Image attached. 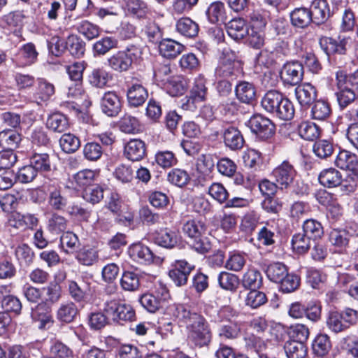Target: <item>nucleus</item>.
<instances>
[{"label":"nucleus","mask_w":358,"mask_h":358,"mask_svg":"<svg viewBox=\"0 0 358 358\" xmlns=\"http://www.w3.org/2000/svg\"><path fill=\"white\" fill-rule=\"evenodd\" d=\"M143 48L136 44H129L124 50L117 51L107 59L108 66L114 71H129L134 64L142 60Z\"/></svg>","instance_id":"nucleus-2"},{"label":"nucleus","mask_w":358,"mask_h":358,"mask_svg":"<svg viewBox=\"0 0 358 358\" xmlns=\"http://www.w3.org/2000/svg\"><path fill=\"white\" fill-rule=\"evenodd\" d=\"M272 173L276 183L280 186L281 189L288 188L297 176V171L294 165L287 160L283 161L276 166Z\"/></svg>","instance_id":"nucleus-9"},{"label":"nucleus","mask_w":358,"mask_h":358,"mask_svg":"<svg viewBox=\"0 0 358 358\" xmlns=\"http://www.w3.org/2000/svg\"><path fill=\"white\" fill-rule=\"evenodd\" d=\"M127 96L130 106L138 107L144 103L148 99V93L142 85L134 84L128 89Z\"/></svg>","instance_id":"nucleus-23"},{"label":"nucleus","mask_w":358,"mask_h":358,"mask_svg":"<svg viewBox=\"0 0 358 358\" xmlns=\"http://www.w3.org/2000/svg\"><path fill=\"white\" fill-rule=\"evenodd\" d=\"M262 285V276L259 271L250 268L243 274L242 285L248 289H259Z\"/></svg>","instance_id":"nucleus-36"},{"label":"nucleus","mask_w":358,"mask_h":358,"mask_svg":"<svg viewBox=\"0 0 358 358\" xmlns=\"http://www.w3.org/2000/svg\"><path fill=\"white\" fill-rule=\"evenodd\" d=\"M295 96L301 106H306L311 104L315 99L317 92L313 85L306 83L295 88Z\"/></svg>","instance_id":"nucleus-17"},{"label":"nucleus","mask_w":358,"mask_h":358,"mask_svg":"<svg viewBox=\"0 0 358 358\" xmlns=\"http://www.w3.org/2000/svg\"><path fill=\"white\" fill-rule=\"evenodd\" d=\"M183 234L190 239V246L198 253L205 254L211 249L208 238L204 236L205 224L197 219H189L182 224Z\"/></svg>","instance_id":"nucleus-3"},{"label":"nucleus","mask_w":358,"mask_h":358,"mask_svg":"<svg viewBox=\"0 0 358 358\" xmlns=\"http://www.w3.org/2000/svg\"><path fill=\"white\" fill-rule=\"evenodd\" d=\"M348 42V39L345 38L336 41L332 38L323 37L320 40V45L327 55L335 53L344 55Z\"/></svg>","instance_id":"nucleus-15"},{"label":"nucleus","mask_w":358,"mask_h":358,"mask_svg":"<svg viewBox=\"0 0 358 358\" xmlns=\"http://www.w3.org/2000/svg\"><path fill=\"white\" fill-rule=\"evenodd\" d=\"M118 48V40L113 36H105L96 41L92 46L95 56H103Z\"/></svg>","instance_id":"nucleus-29"},{"label":"nucleus","mask_w":358,"mask_h":358,"mask_svg":"<svg viewBox=\"0 0 358 358\" xmlns=\"http://www.w3.org/2000/svg\"><path fill=\"white\" fill-rule=\"evenodd\" d=\"M287 269L285 264L280 262L270 264L266 270L267 278L272 282L279 283L286 277Z\"/></svg>","instance_id":"nucleus-45"},{"label":"nucleus","mask_w":358,"mask_h":358,"mask_svg":"<svg viewBox=\"0 0 358 358\" xmlns=\"http://www.w3.org/2000/svg\"><path fill=\"white\" fill-rule=\"evenodd\" d=\"M331 348V343L328 335L318 334L313 341V350L318 357H324L328 354Z\"/></svg>","instance_id":"nucleus-46"},{"label":"nucleus","mask_w":358,"mask_h":358,"mask_svg":"<svg viewBox=\"0 0 358 358\" xmlns=\"http://www.w3.org/2000/svg\"><path fill=\"white\" fill-rule=\"evenodd\" d=\"M22 138L15 130L3 129L0 131V145L8 150L17 148Z\"/></svg>","instance_id":"nucleus-35"},{"label":"nucleus","mask_w":358,"mask_h":358,"mask_svg":"<svg viewBox=\"0 0 358 358\" xmlns=\"http://www.w3.org/2000/svg\"><path fill=\"white\" fill-rule=\"evenodd\" d=\"M282 94L276 90H270L267 92L262 99L261 105L262 108L273 114L277 108L278 103L282 99Z\"/></svg>","instance_id":"nucleus-40"},{"label":"nucleus","mask_w":358,"mask_h":358,"mask_svg":"<svg viewBox=\"0 0 358 358\" xmlns=\"http://www.w3.org/2000/svg\"><path fill=\"white\" fill-rule=\"evenodd\" d=\"M45 305L39 303L32 310V319L38 323V327L41 329H49L53 324L52 316L48 312H44Z\"/></svg>","instance_id":"nucleus-33"},{"label":"nucleus","mask_w":358,"mask_h":358,"mask_svg":"<svg viewBox=\"0 0 358 358\" xmlns=\"http://www.w3.org/2000/svg\"><path fill=\"white\" fill-rule=\"evenodd\" d=\"M66 50L73 57H80L85 51V43L78 36L71 35L66 41Z\"/></svg>","instance_id":"nucleus-43"},{"label":"nucleus","mask_w":358,"mask_h":358,"mask_svg":"<svg viewBox=\"0 0 358 358\" xmlns=\"http://www.w3.org/2000/svg\"><path fill=\"white\" fill-rule=\"evenodd\" d=\"M310 238L303 233H299L293 236L292 245L294 250L298 254H304L310 247Z\"/></svg>","instance_id":"nucleus-57"},{"label":"nucleus","mask_w":358,"mask_h":358,"mask_svg":"<svg viewBox=\"0 0 358 358\" xmlns=\"http://www.w3.org/2000/svg\"><path fill=\"white\" fill-rule=\"evenodd\" d=\"M231 312L229 307L223 308L220 312V315L223 320L220 322L218 329V336L222 339H235L241 332V328L234 320L227 318V313Z\"/></svg>","instance_id":"nucleus-10"},{"label":"nucleus","mask_w":358,"mask_h":358,"mask_svg":"<svg viewBox=\"0 0 358 358\" xmlns=\"http://www.w3.org/2000/svg\"><path fill=\"white\" fill-rule=\"evenodd\" d=\"M122 289L127 292L137 291L140 287V276L133 271H124L120 278Z\"/></svg>","instance_id":"nucleus-41"},{"label":"nucleus","mask_w":358,"mask_h":358,"mask_svg":"<svg viewBox=\"0 0 358 358\" xmlns=\"http://www.w3.org/2000/svg\"><path fill=\"white\" fill-rule=\"evenodd\" d=\"M111 79L112 76L110 73L103 67L93 69L87 77L89 83L92 87L99 89L106 87Z\"/></svg>","instance_id":"nucleus-24"},{"label":"nucleus","mask_w":358,"mask_h":358,"mask_svg":"<svg viewBox=\"0 0 358 358\" xmlns=\"http://www.w3.org/2000/svg\"><path fill=\"white\" fill-rule=\"evenodd\" d=\"M224 142L232 150L243 148L245 141L241 131L234 127H229L223 132Z\"/></svg>","instance_id":"nucleus-19"},{"label":"nucleus","mask_w":358,"mask_h":358,"mask_svg":"<svg viewBox=\"0 0 358 358\" xmlns=\"http://www.w3.org/2000/svg\"><path fill=\"white\" fill-rule=\"evenodd\" d=\"M241 73L242 64L236 53L231 50L224 49L215 69V76L234 80Z\"/></svg>","instance_id":"nucleus-4"},{"label":"nucleus","mask_w":358,"mask_h":358,"mask_svg":"<svg viewBox=\"0 0 358 358\" xmlns=\"http://www.w3.org/2000/svg\"><path fill=\"white\" fill-rule=\"evenodd\" d=\"M44 187L48 195V203L54 210L64 211L68 205V197L62 187L57 182L47 183Z\"/></svg>","instance_id":"nucleus-7"},{"label":"nucleus","mask_w":358,"mask_h":358,"mask_svg":"<svg viewBox=\"0 0 358 358\" xmlns=\"http://www.w3.org/2000/svg\"><path fill=\"white\" fill-rule=\"evenodd\" d=\"M319 182L324 187H335L342 184V175L334 168H329L322 171L318 177Z\"/></svg>","instance_id":"nucleus-25"},{"label":"nucleus","mask_w":358,"mask_h":358,"mask_svg":"<svg viewBox=\"0 0 358 358\" xmlns=\"http://www.w3.org/2000/svg\"><path fill=\"white\" fill-rule=\"evenodd\" d=\"M38 52L32 43H27L20 49L17 59V64L24 67L34 64L37 59Z\"/></svg>","instance_id":"nucleus-28"},{"label":"nucleus","mask_w":358,"mask_h":358,"mask_svg":"<svg viewBox=\"0 0 358 358\" xmlns=\"http://www.w3.org/2000/svg\"><path fill=\"white\" fill-rule=\"evenodd\" d=\"M308 9L312 22L316 24L324 23L329 17V10L325 0H313Z\"/></svg>","instance_id":"nucleus-16"},{"label":"nucleus","mask_w":358,"mask_h":358,"mask_svg":"<svg viewBox=\"0 0 358 358\" xmlns=\"http://www.w3.org/2000/svg\"><path fill=\"white\" fill-rule=\"evenodd\" d=\"M60 245L66 253L71 254L79 248L80 242L78 236L74 233L66 231L60 237Z\"/></svg>","instance_id":"nucleus-47"},{"label":"nucleus","mask_w":358,"mask_h":358,"mask_svg":"<svg viewBox=\"0 0 358 358\" xmlns=\"http://www.w3.org/2000/svg\"><path fill=\"white\" fill-rule=\"evenodd\" d=\"M78 313L77 306L71 302L63 303L57 311V319L62 322L70 323L73 322Z\"/></svg>","instance_id":"nucleus-31"},{"label":"nucleus","mask_w":358,"mask_h":358,"mask_svg":"<svg viewBox=\"0 0 358 358\" xmlns=\"http://www.w3.org/2000/svg\"><path fill=\"white\" fill-rule=\"evenodd\" d=\"M59 145L64 152L73 153L80 148V141L74 134L65 133L59 139Z\"/></svg>","instance_id":"nucleus-51"},{"label":"nucleus","mask_w":358,"mask_h":358,"mask_svg":"<svg viewBox=\"0 0 358 358\" xmlns=\"http://www.w3.org/2000/svg\"><path fill=\"white\" fill-rule=\"evenodd\" d=\"M269 15L268 11L262 8H257L252 10L249 14L250 21L252 27H256L259 29L265 27Z\"/></svg>","instance_id":"nucleus-60"},{"label":"nucleus","mask_w":358,"mask_h":358,"mask_svg":"<svg viewBox=\"0 0 358 358\" xmlns=\"http://www.w3.org/2000/svg\"><path fill=\"white\" fill-rule=\"evenodd\" d=\"M303 231V234L314 240L320 238L323 234L322 224L313 219H309L304 222Z\"/></svg>","instance_id":"nucleus-56"},{"label":"nucleus","mask_w":358,"mask_h":358,"mask_svg":"<svg viewBox=\"0 0 358 358\" xmlns=\"http://www.w3.org/2000/svg\"><path fill=\"white\" fill-rule=\"evenodd\" d=\"M284 350L288 358H305L308 350L306 343L290 340L285 342Z\"/></svg>","instance_id":"nucleus-38"},{"label":"nucleus","mask_w":358,"mask_h":358,"mask_svg":"<svg viewBox=\"0 0 358 358\" xmlns=\"http://www.w3.org/2000/svg\"><path fill=\"white\" fill-rule=\"evenodd\" d=\"M55 94V87L45 80H40L38 83L36 92L34 94L35 101L40 104L42 101H46Z\"/></svg>","instance_id":"nucleus-44"},{"label":"nucleus","mask_w":358,"mask_h":358,"mask_svg":"<svg viewBox=\"0 0 358 358\" xmlns=\"http://www.w3.org/2000/svg\"><path fill=\"white\" fill-rule=\"evenodd\" d=\"M14 252L20 264L29 266L33 262L34 253L27 244L19 245L15 248Z\"/></svg>","instance_id":"nucleus-63"},{"label":"nucleus","mask_w":358,"mask_h":358,"mask_svg":"<svg viewBox=\"0 0 358 358\" xmlns=\"http://www.w3.org/2000/svg\"><path fill=\"white\" fill-rule=\"evenodd\" d=\"M289 334L292 338L290 341L306 343L309 337L310 331L305 324H296L290 327Z\"/></svg>","instance_id":"nucleus-61"},{"label":"nucleus","mask_w":358,"mask_h":358,"mask_svg":"<svg viewBox=\"0 0 358 358\" xmlns=\"http://www.w3.org/2000/svg\"><path fill=\"white\" fill-rule=\"evenodd\" d=\"M185 46L170 38L162 39L159 43V53L166 58L173 59L179 55L183 50Z\"/></svg>","instance_id":"nucleus-20"},{"label":"nucleus","mask_w":358,"mask_h":358,"mask_svg":"<svg viewBox=\"0 0 358 358\" xmlns=\"http://www.w3.org/2000/svg\"><path fill=\"white\" fill-rule=\"evenodd\" d=\"M337 87L350 88L358 93V70L353 73L347 74L341 70L336 75Z\"/></svg>","instance_id":"nucleus-27"},{"label":"nucleus","mask_w":358,"mask_h":358,"mask_svg":"<svg viewBox=\"0 0 358 358\" xmlns=\"http://www.w3.org/2000/svg\"><path fill=\"white\" fill-rule=\"evenodd\" d=\"M77 30L87 40H92L97 38L100 34V28L87 20L80 22L77 25Z\"/></svg>","instance_id":"nucleus-54"},{"label":"nucleus","mask_w":358,"mask_h":358,"mask_svg":"<svg viewBox=\"0 0 358 358\" xmlns=\"http://www.w3.org/2000/svg\"><path fill=\"white\" fill-rule=\"evenodd\" d=\"M155 243L162 247L172 248L178 243L176 234L166 228L154 234Z\"/></svg>","instance_id":"nucleus-32"},{"label":"nucleus","mask_w":358,"mask_h":358,"mask_svg":"<svg viewBox=\"0 0 358 358\" xmlns=\"http://www.w3.org/2000/svg\"><path fill=\"white\" fill-rule=\"evenodd\" d=\"M176 30L180 34L192 38L199 32V25L189 17H182L176 22Z\"/></svg>","instance_id":"nucleus-37"},{"label":"nucleus","mask_w":358,"mask_h":358,"mask_svg":"<svg viewBox=\"0 0 358 358\" xmlns=\"http://www.w3.org/2000/svg\"><path fill=\"white\" fill-rule=\"evenodd\" d=\"M303 76V66L301 62H287L282 66L280 78L285 84L296 85L300 83Z\"/></svg>","instance_id":"nucleus-11"},{"label":"nucleus","mask_w":358,"mask_h":358,"mask_svg":"<svg viewBox=\"0 0 358 358\" xmlns=\"http://www.w3.org/2000/svg\"><path fill=\"white\" fill-rule=\"evenodd\" d=\"M155 161L163 169L172 167L178 163L175 154L168 150L157 152L155 155Z\"/></svg>","instance_id":"nucleus-64"},{"label":"nucleus","mask_w":358,"mask_h":358,"mask_svg":"<svg viewBox=\"0 0 358 358\" xmlns=\"http://www.w3.org/2000/svg\"><path fill=\"white\" fill-rule=\"evenodd\" d=\"M101 108L108 116H117L122 108V103L117 93L113 91L105 92L101 98Z\"/></svg>","instance_id":"nucleus-13"},{"label":"nucleus","mask_w":358,"mask_h":358,"mask_svg":"<svg viewBox=\"0 0 358 358\" xmlns=\"http://www.w3.org/2000/svg\"><path fill=\"white\" fill-rule=\"evenodd\" d=\"M173 315L186 324L187 341L191 345L198 348L209 345L213 333L208 322L203 315L192 312L183 304L176 305Z\"/></svg>","instance_id":"nucleus-1"},{"label":"nucleus","mask_w":358,"mask_h":358,"mask_svg":"<svg viewBox=\"0 0 358 358\" xmlns=\"http://www.w3.org/2000/svg\"><path fill=\"white\" fill-rule=\"evenodd\" d=\"M280 102L273 115L283 120H292L295 112L292 102L284 95Z\"/></svg>","instance_id":"nucleus-39"},{"label":"nucleus","mask_w":358,"mask_h":358,"mask_svg":"<svg viewBox=\"0 0 358 358\" xmlns=\"http://www.w3.org/2000/svg\"><path fill=\"white\" fill-rule=\"evenodd\" d=\"M220 286L225 290L236 292L239 285L238 277L226 271L221 272L217 278Z\"/></svg>","instance_id":"nucleus-50"},{"label":"nucleus","mask_w":358,"mask_h":358,"mask_svg":"<svg viewBox=\"0 0 358 358\" xmlns=\"http://www.w3.org/2000/svg\"><path fill=\"white\" fill-rule=\"evenodd\" d=\"M328 328L335 333L341 332L347 329L343 317L339 312H330L327 318Z\"/></svg>","instance_id":"nucleus-59"},{"label":"nucleus","mask_w":358,"mask_h":358,"mask_svg":"<svg viewBox=\"0 0 358 358\" xmlns=\"http://www.w3.org/2000/svg\"><path fill=\"white\" fill-rule=\"evenodd\" d=\"M335 164L341 169L349 170L353 173L358 171L357 157L348 150H341L338 153Z\"/></svg>","instance_id":"nucleus-18"},{"label":"nucleus","mask_w":358,"mask_h":358,"mask_svg":"<svg viewBox=\"0 0 358 358\" xmlns=\"http://www.w3.org/2000/svg\"><path fill=\"white\" fill-rule=\"evenodd\" d=\"M130 257L141 264H150L152 262L154 255L150 248L143 244L136 243L129 248Z\"/></svg>","instance_id":"nucleus-21"},{"label":"nucleus","mask_w":358,"mask_h":358,"mask_svg":"<svg viewBox=\"0 0 358 358\" xmlns=\"http://www.w3.org/2000/svg\"><path fill=\"white\" fill-rule=\"evenodd\" d=\"M336 93L338 103L341 109L348 106L358 98V93L350 88L338 87Z\"/></svg>","instance_id":"nucleus-52"},{"label":"nucleus","mask_w":358,"mask_h":358,"mask_svg":"<svg viewBox=\"0 0 358 358\" xmlns=\"http://www.w3.org/2000/svg\"><path fill=\"white\" fill-rule=\"evenodd\" d=\"M168 93L172 96L182 94L186 88V83L183 78L180 76H172L164 84Z\"/></svg>","instance_id":"nucleus-42"},{"label":"nucleus","mask_w":358,"mask_h":358,"mask_svg":"<svg viewBox=\"0 0 358 358\" xmlns=\"http://www.w3.org/2000/svg\"><path fill=\"white\" fill-rule=\"evenodd\" d=\"M299 136L307 141H314L320 136V129L313 122H303L298 126Z\"/></svg>","instance_id":"nucleus-49"},{"label":"nucleus","mask_w":358,"mask_h":358,"mask_svg":"<svg viewBox=\"0 0 358 358\" xmlns=\"http://www.w3.org/2000/svg\"><path fill=\"white\" fill-rule=\"evenodd\" d=\"M206 84V80L203 76L199 75L195 78L189 96L186 97V101L182 104L183 109L193 110L196 108V103L206 100L208 94V88Z\"/></svg>","instance_id":"nucleus-8"},{"label":"nucleus","mask_w":358,"mask_h":358,"mask_svg":"<svg viewBox=\"0 0 358 358\" xmlns=\"http://www.w3.org/2000/svg\"><path fill=\"white\" fill-rule=\"evenodd\" d=\"M145 144L140 139H131L124 145V155L130 161H140L145 156Z\"/></svg>","instance_id":"nucleus-14"},{"label":"nucleus","mask_w":358,"mask_h":358,"mask_svg":"<svg viewBox=\"0 0 358 358\" xmlns=\"http://www.w3.org/2000/svg\"><path fill=\"white\" fill-rule=\"evenodd\" d=\"M251 131L260 140L271 138L275 134V127L272 121L259 114L254 115L248 121Z\"/></svg>","instance_id":"nucleus-6"},{"label":"nucleus","mask_w":358,"mask_h":358,"mask_svg":"<svg viewBox=\"0 0 358 358\" xmlns=\"http://www.w3.org/2000/svg\"><path fill=\"white\" fill-rule=\"evenodd\" d=\"M170 299L169 290L160 285L151 292L142 294L139 298L141 305L150 313H155L162 308Z\"/></svg>","instance_id":"nucleus-5"},{"label":"nucleus","mask_w":358,"mask_h":358,"mask_svg":"<svg viewBox=\"0 0 358 358\" xmlns=\"http://www.w3.org/2000/svg\"><path fill=\"white\" fill-rule=\"evenodd\" d=\"M292 24L298 28L307 27L312 22L309 9L305 7L296 8L290 13Z\"/></svg>","instance_id":"nucleus-30"},{"label":"nucleus","mask_w":358,"mask_h":358,"mask_svg":"<svg viewBox=\"0 0 358 358\" xmlns=\"http://www.w3.org/2000/svg\"><path fill=\"white\" fill-rule=\"evenodd\" d=\"M313 150L315 155L320 159H326L334 152L333 144L327 140L316 141L313 146Z\"/></svg>","instance_id":"nucleus-62"},{"label":"nucleus","mask_w":358,"mask_h":358,"mask_svg":"<svg viewBox=\"0 0 358 358\" xmlns=\"http://www.w3.org/2000/svg\"><path fill=\"white\" fill-rule=\"evenodd\" d=\"M235 94L241 102L249 104L255 100L256 90L252 83L247 81H241L236 85Z\"/></svg>","instance_id":"nucleus-26"},{"label":"nucleus","mask_w":358,"mask_h":358,"mask_svg":"<svg viewBox=\"0 0 358 358\" xmlns=\"http://www.w3.org/2000/svg\"><path fill=\"white\" fill-rule=\"evenodd\" d=\"M169 275L177 286H182L187 283L188 276L194 269V266L185 260H176L172 265Z\"/></svg>","instance_id":"nucleus-12"},{"label":"nucleus","mask_w":358,"mask_h":358,"mask_svg":"<svg viewBox=\"0 0 358 358\" xmlns=\"http://www.w3.org/2000/svg\"><path fill=\"white\" fill-rule=\"evenodd\" d=\"M228 35L235 41H240L248 34L245 21L243 18H234L226 24Z\"/></svg>","instance_id":"nucleus-22"},{"label":"nucleus","mask_w":358,"mask_h":358,"mask_svg":"<svg viewBox=\"0 0 358 358\" xmlns=\"http://www.w3.org/2000/svg\"><path fill=\"white\" fill-rule=\"evenodd\" d=\"M47 127L55 132L62 133L69 127L68 118L60 113L50 115L46 121Z\"/></svg>","instance_id":"nucleus-34"},{"label":"nucleus","mask_w":358,"mask_h":358,"mask_svg":"<svg viewBox=\"0 0 358 358\" xmlns=\"http://www.w3.org/2000/svg\"><path fill=\"white\" fill-rule=\"evenodd\" d=\"M98 259V250L94 248H84L77 255L78 261L85 266L93 265Z\"/></svg>","instance_id":"nucleus-58"},{"label":"nucleus","mask_w":358,"mask_h":358,"mask_svg":"<svg viewBox=\"0 0 358 358\" xmlns=\"http://www.w3.org/2000/svg\"><path fill=\"white\" fill-rule=\"evenodd\" d=\"M266 301L267 297L266 294L262 292L258 291L257 289H250L245 299V305L252 308H257L266 303Z\"/></svg>","instance_id":"nucleus-55"},{"label":"nucleus","mask_w":358,"mask_h":358,"mask_svg":"<svg viewBox=\"0 0 358 358\" xmlns=\"http://www.w3.org/2000/svg\"><path fill=\"white\" fill-rule=\"evenodd\" d=\"M68 220L62 215L53 213L47 223L48 231L52 234H59L67 227Z\"/></svg>","instance_id":"nucleus-48"},{"label":"nucleus","mask_w":358,"mask_h":358,"mask_svg":"<svg viewBox=\"0 0 358 358\" xmlns=\"http://www.w3.org/2000/svg\"><path fill=\"white\" fill-rule=\"evenodd\" d=\"M30 164L38 172L50 170V160L47 153H33L30 157Z\"/></svg>","instance_id":"nucleus-53"}]
</instances>
